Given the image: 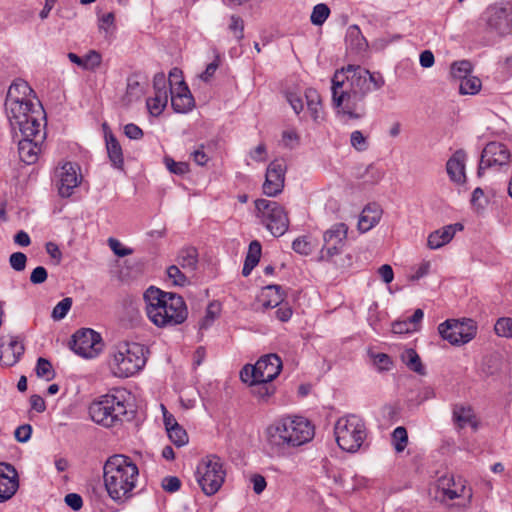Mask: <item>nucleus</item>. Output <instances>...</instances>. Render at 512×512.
<instances>
[{
	"label": "nucleus",
	"instance_id": "1a4fd4ad",
	"mask_svg": "<svg viewBox=\"0 0 512 512\" xmlns=\"http://www.w3.org/2000/svg\"><path fill=\"white\" fill-rule=\"evenodd\" d=\"M226 477L224 462L217 455H208L201 459L196 468V480L207 496L216 494Z\"/></svg>",
	"mask_w": 512,
	"mask_h": 512
},
{
	"label": "nucleus",
	"instance_id": "2eb2a0df",
	"mask_svg": "<svg viewBox=\"0 0 512 512\" xmlns=\"http://www.w3.org/2000/svg\"><path fill=\"white\" fill-rule=\"evenodd\" d=\"M71 349L84 358H94L102 350L101 336L92 329H81L73 335Z\"/></svg>",
	"mask_w": 512,
	"mask_h": 512
},
{
	"label": "nucleus",
	"instance_id": "393cba45",
	"mask_svg": "<svg viewBox=\"0 0 512 512\" xmlns=\"http://www.w3.org/2000/svg\"><path fill=\"white\" fill-rule=\"evenodd\" d=\"M463 228L461 223H455L431 232L427 239L428 247L433 250L443 247L453 239L457 231H461Z\"/></svg>",
	"mask_w": 512,
	"mask_h": 512
},
{
	"label": "nucleus",
	"instance_id": "3c124183",
	"mask_svg": "<svg viewBox=\"0 0 512 512\" xmlns=\"http://www.w3.org/2000/svg\"><path fill=\"white\" fill-rule=\"evenodd\" d=\"M350 144L359 152L365 151L368 148L367 138L359 130H355L351 133Z\"/></svg>",
	"mask_w": 512,
	"mask_h": 512
},
{
	"label": "nucleus",
	"instance_id": "052dcab7",
	"mask_svg": "<svg viewBox=\"0 0 512 512\" xmlns=\"http://www.w3.org/2000/svg\"><path fill=\"white\" fill-rule=\"evenodd\" d=\"M162 488L169 493L178 491L181 487V481L176 476H166L162 479Z\"/></svg>",
	"mask_w": 512,
	"mask_h": 512
},
{
	"label": "nucleus",
	"instance_id": "f8f14e48",
	"mask_svg": "<svg viewBox=\"0 0 512 512\" xmlns=\"http://www.w3.org/2000/svg\"><path fill=\"white\" fill-rule=\"evenodd\" d=\"M441 337L451 345H464L470 342L477 333V325L472 319L463 321L448 319L438 326Z\"/></svg>",
	"mask_w": 512,
	"mask_h": 512
},
{
	"label": "nucleus",
	"instance_id": "4468645a",
	"mask_svg": "<svg viewBox=\"0 0 512 512\" xmlns=\"http://www.w3.org/2000/svg\"><path fill=\"white\" fill-rule=\"evenodd\" d=\"M511 160V153L507 146L501 142H489L481 153L478 167V176H482L487 168H500L508 166Z\"/></svg>",
	"mask_w": 512,
	"mask_h": 512
},
{
	"label": "nucleus",
	"instance_id": "bf43d9fd",
	"mask_svg": "<svg viewBox=\"0 0 512 512\" xmlns=\"http://www.w3.org/2000/svg\"><path fill=\"white\" fill-rule=\"evenodd\" d=\"M261 256V244L254 240L250 243L245 260L250 263L258 264Z\"/></svg>",
	"mask_w": 512,
	"mask_h": 512
},
{
	"label": "nucleus",
	"instance_id": "412c9836",
	"mask_svg": "<svg viewBox=\"0 0 512 512\" xmlns=\"http://www.w3.org/2000/svg\"><path fill=\"white\" fill-rule=\"evenodd\" d=\"M44 139V134L41 132L36 136L25 137L18 143V153L20 159L28 164H34L38 160V155L41 151L40 143Z\"/></svg>",
	"mask_w": 512,
	"mask_h": 512
},
{
	"label": "nucleus",
	"instance_id": "ea45409f",
	"mask_svg": "<svg viewBox=\"0 0 512 512\" xmlns=\"http://www.w3.org/2000/svg\"><path fill=\"white\" fill-rule=\"evenodd\" d=\"M35 371L38 377L45 378L47 381H50L55 377V371L52 368V364L46 358H38Z\"/></svg>",
	"mask_w": 512,
	"mask_h": 512
},
{
	"label": "nucleus",
	"instance_id": "49530a36",
	"mask_svg": "<svg viewBox=\"0 0 512 512\" xmlns=\"http://www.w3.org/2000/svg\"><path fill=\"white\" fill-rule=\"evenodd\" d=\"M164 163L169 172L175 175H185L190 171L188 163L176 162L169 156L164 157Z\"/></svg>",
	"mask_w": 512,
	"mask_h": 512
},
{
	"label": "nucleus",
	"instance_id": "473e14b6",
	"mask_svg": "<svg viewBox=\"0 0 512 512\" xmlns=\"http://www.w3.org/2000/svg\"><path fill=\"white\" fill-rule=\"evenodd\" d=\"M305 99L307 103L308 111L314 121H318L321 112V97L317 90L308 88L305 91Z\"/></svg>",
	"mask_w": 512,
	"mask_h": 512
},
{
	"label": "nucleus",
	"instance_id": "c756f323",
	"mask_svg": "<svg viewBox=\"0 0 512 512\" xmlns=\"http://www.w3.org/2000/svg\"><path fill=\"white\" fill-rule=\"evenodd\" d=\"M177 265L185 272L193 273L198 265V252L194 247H186L179 251Z\"/></svg>",
	"mask_w": 512,
	"mask_h": 512
},
{
	"label": "nucleus",
	"instance_id": "7c9ffc66",
	"mask_svg": "<svg viewBox=\"0 0 512 512\" xmlns=\"http://www.w3.org/2000/svg\"><path fill=\"white\" fill-rule=\"evenodd\" d=\"M402 362L413 372L424 375L425 374V368L421 362V359L417 352L412 349H405L400 356Z\"/></svg>",
	"mask_w": 512,
	"mask_h": 512
},
{
	"label": "nucleus",
	"instance_id": "cd10ccee",
	"mask_svg": "<svg viewBox=\"0 0 512 512\" xmlns=\"http://www.w3.org/2000/svg\"><path fill=\"white\" fill-rule=\"evenodd\" d=\"M105 144L109 160L113 167L122 170L124 166L122 147L112 131L106 132Z\"/></svg>",
	"mask_w": 512,
	"mask_h": 512
},
{
	"label": "nucleus",
	"instance_id": "6e6d98bb",
	"mask_svg": "<svg viewBox=\"0 0 512 512\" xmlns=\"http://www.w3.org/2000/svg\"><path fill=\"white\" fill-rule=\"evenodd\" d=\"M83 62V69L94 70L101 64V55L97 51L91 50L85 57H83Z\"/></svg>",
	"mask_w": 512,
	"mask_h": 512
},
{
	"label": "nucleus",
	"instance_id": "338daca9",
	"mask_svg": "<svg viewBox=\"0 0 512 512\" xmlns=\"http://www.w3.org/2000/svg\"><path fill=\"white\" fill-rule=\"evenodd\" d=\"M32 433V427L29 424H24L16 428L14 432V436L18 442L25 443L27 442Z\"/></svg>",
	"mask_w": 512,
	"mask_h": 512
},
{
	"label": "nucleus",
	"instance_id": "6e6552de",
	"mask_svg": "<svg viewBox=\"0 0 512 512\" xmlns=\"http://www.w3.org/2000/svg\"><path fill=\"white\" fill-rule=\"evenodd\" d=\"M334 434L338 446L346 452L359 451L368 436L365 421L355 414L340 417L334 426Z\"/></svg>",
	"mask_w": 512,
	"mask_h": 512
},
{
	"label": "nucleus",
	"instance_id": "c85d7f7f",
	"mask_svg": "<svg viewBox=\"0 0 512 512\" xmlns=\"http://www.w3.org/2000/svg\"><path fill=\"white\" fill-rule=\"evenodd\" d=\"M345 42L347 47L356 53H361L368 47V42L357 25H350L347 28Z\"/></svg>",
	"mask_w": 512,
	"mask_h": 512
},
{
	"label": "nucleus",
	"instance_id": "9b49d317",
	"mask_svg": "<svg viewBox=\"0 0 512 512\" xmlns=\"http://www.w3.org/2000/svg\"><path fill=\"white\" fill-rule=\"evenodd\" d=\"M482 19L489 32L500 37L512 34V3L506 1L489 5L483 12Z\"/></svg>",
	"mask_w": 512,
	"mask_h": 512
},
{
	"label": "nucleus",
	"instance_id": "5701e85b",
	"mask_svg": "<svg viewBox=\"0 0 512 512\" xmlns=\"http://www.w3.org/2000/svg\"><path fill=\"white\" fill-rule=\"evenodd\" d=\"M452 421L457 429H464L470 426L476 430L478 421L471 405L465 403H456L452 405Z\"/></svg>",
	"mask_w": 512,
	"mask_h": 512
},
{
	"label": "nucleus",
	"instance_id": "0e129e2a",
	"mask_svg": "<svg viewBox=\"0 0 512 512\" xmlns=\"http://www.w3.org/2000/svg\"><path fill=\"white\" fill-rule=\"evenodd\" d=\"M48 278V272L45 267L38 266L31 272L30 282L38 285L44 283Z\"/></svg>",
	"mask_w": 512,
	"mask_h": 512
},
{
	"label": "nucleus",
	"instance_id": "4c0bfd02",
	"mask_svg": "<svg viewBox=\"0 0 512 512\" xmlns=\"http://www.w3.org/2000/svg\"><path fill=\"white\" fill-rule=\"evenodd\" d=\"M168 95H164L162 93L155 94L153 98H149L147 100V108L151 115L158 116L162 113L163 109L167 105Z\"/></svg>",
	"mask_w": 512,
	"mask_h": 512
},
{
	"label": "nucleus",
	"instance_id": "39448f33",
	"mask_svg": "<svg viewBox=\"0 0 512 512\" xmlns=\"http://www.w3.org/2000/svg\"><path fill=\"white\" fill-rule=\"evenodd\" d=\"M314 426L304 417H286L268 426L267 441L277 448L299 447L314 437Z\"/></svg>",
	"mask_w": 512,
	"mask_h": 512
},
{
	"label": "nucleus",
	"instance_id": "f704fd0d",
	"mask_svg": "<svg viewBox=\"0 0 512 512\" xmlns=\"http://www.w3.org/2000/svg\"><path fill=\"white\" fill-rule=\"evenodd\" d=\"M280 290L281 287L279 285H269L265 288L262 293V301L265 308H274L283 301Z\"/></svg>",
	"mask_w": 512,
	"mask_h": 512
},
{
	"label": "nucleus",
	"instance_id": "37998d69",
	"mask_svg": "<svg viewBox=\"0 0 512 512\" xmlns=\"http://www.w3.org/2000/svg\"><path fill=\"white\" fill-rule=\"evenodd\" d=\"M472 71V64L468 60L454 62L451 65V75L455 79H463L470 75Z\"/></svg>",
	"mask_w": 512,
	"mask_h": 512
},
{
	"label": "nucleus",
	"instance_id": "dca6fc26",
	"mask_svg": "<svg viewBox=\"0 0 512 512\" xmlns=\"http://www.w3.org/2000/svg\"><path fill=\"white\" fill-rule=\"evenodd\" d=\"M286 164L284 160L272 161L266 170L263 193L274 197L282 192L285 183Z\"/></svg>",
	"mask_w": 512,
	"mask_h": 512
},
{
	"label": "nucleus",
	"instance_id": "6ab92c4d",
	"mask_svg": "<svg viewBox=\"0 0 512 512\" xmlns=\"http://www.w3.org/2000/svg\"><path fill=\"white\" fill-rule=\"evenodd\" d=\"M19 487L18 473L14 466L0 463V503L12 498Z\"/></svg>",
	"mask_w": 512,
	"mask_h": 512
},
{
	"label": "nucleus",
	"instance_id": "a18cd8bd",
	"mask_svg": "<svg viewBox=\"0 0 512 512\" xmlns=\"http://www.w3.org/2000/svg\"><path fill=\"white\" fill-rule=\"evenodd\" d=\"M143 94V87L136 77H129L127 80L126 97L129 102L137 100Z\"/></svg>",
	"mask_w": 512,
	"mask_h": 512
},
{
	"label": "nucleus",
	"instance_id": "2f4dec72",
	"mask_svg": "<svg viewBox=\"0 0 512 512\" xmlns=\"http://www.w3.org/2000/svg\"><path fill=\"white\" fill-rule=\"evenodd\" d=\"M32 92L28 83L22 79L15 80L9 87L5 100H27L26 96Z\"/></svg>",
	"mask_w": 512,
	"mask_h": 512
},
{
	"label": "nucleus",
	"instance_id": "58836bf2",
	"mask_svg": "<svg viewBox=\"0 0 512 512\" xmlns=\"http://www.w3.org/2000/svg\"><path fill=\"white\" fill-rule=\"evenodd\" d=\"M167 434L173 444L178 447L184 446L188 443V434L178 423H174V427L168 429Z\"/></svg>",
	"mask_w": 512,
	"mask_h": 512
},
{
	"label": "nucleus",
	"instance_id": "e433bc0d",
	"mask_svg": "<svg viewBox=\"0 0 512 512\" xmlns=\"http://www.w3.org/2000/svg\"><path fill=\"white\" fill-rule=\"evenodd\" d=\"M481 89V81L476 76L468 75L460 80L459 92L463 95H474Z\"/></svg>",
	"mask_w": 512,
	"mask_h": 512
},
{
	"label": "nucleus",
	"instance_id": "9d476101",
	"mask_svg": "<svg viewBox=\"0 0 512 512\" xmlns=\"http://www.w3.org/2000/svg\"><path fill=\"white\" fill-rule=\"evenodd\" d=\"M256 216L275 237L284 235L289 228V218L285 208L276 201L257 199Z\"/></svg>",
	"mask_w": 512,
	"mask_h": 512
},
{
	"label": "nucleus",
	"instance_id": "8fccbe9b",
	"mask_svg": "<svg viewBox=\"0 0 512 512\" xmlns=\"http://www.w3.org/2000/svg\"><path fill=\"white\" fill-rule=\"evenodd\" d=\"M71 306H72V299L71 298H64V299H62L53 308L52 318L54 320H61V319H63L67 315V313L69 312Z\"/></svg>",
	"mask_w": 512,
	"mask_h": 512
},
{
	"label": "nucleus",
	"instance_id": "20e7f679",
	"mask_svg": "<svg viewBox=\"0 0 512 512\" xmlns=\"http://www.w3.org/2000/svg\"><path fill=\"white\" fill-rule=\"evenodd\" d=\"M129 398L130 394L123 388H114L97 397L88 408L92 421L105 428L122 424L127 418Z\"/></svg>",
	"mask_w": 512,
	"mask_h": 512
},
{
	"label": "nucleus",
	"instance_id": "c03bdc74",
	"mask_svg": "<svg viewBox=\"0 0 512 512\" xmlns=\"http://www.w3.org/2000/svg\"><path fill=\"white\" fill-rule=\"evenodd\" d=\"M178 265H171L167 268V276L176 286H185L189 283L188 277Z\"/></svg>",
	"mask_w": 512,
	"mask_h": 512
},
{
	"label": "nucleus",
	"instance_id": "09e8293b",
	"mask_svg": "<svg viewBox=\"0 0 512 512\" xmlns=\"http://www.w3.org/2000/svg\"><path fill=\"white\" fill-rule=\"evenodd\" d=\"M292 249L300 255L307 256L312 252L313 246L306 236H300L293 241Z\"/></svg>",
	"mask_w": 512,
	"mask_h": 512
},
{
	"label": "nucleus",
	"instance_id": "c9c22d12",
	"mask_svg": "<svg viewBox=\"0 0 512 512\" xmlns=\"http://www.w3.org/2000/svg\"><path fill=\"white\" fill-rule=\"evenodd\" d=\"M383 177V172L373 165L366 166L363 171L359 169L356 178L363 181L364 184H377Z\"/></svg>",
	"mask_w": 512,
	"mask_h": 512
},
{
	"label": "nucleus",
	"instance_id": "f257e3e1",
	"mask_svg": "<svg viewBox=\"0 0 512 512\" xmlns=\"http://www.w3.org/2000/svg\"><path fill=\"white\" fill-rule=\"evenodd\" d=\"M331 82L332 106L338 116L348 120L364 118L367 95L385 85L380 72H370L359 65H347L336 70Z\"/></svg>",
	"mask_w": 512,
	"mask_h": 512
},
{
	"label": "nucleus",
	"instance_id": "864d4df0",
	"mask_svg": "<svg viewBox=\"0 0 512 512\" xmlns=\"http://www.w3.org/2000/svg\"><path fill=\"white\" fill-rule=\"evenodd\" d=\"M27 256L22 252H14L9 257L10 266L17 272L26 268Z\"/></svg>",
	"mask_w": 512,
	"mask_h": 512
},
{
	"label": "nucleus",
	"instance_id": "ddd939ff",
	"mask_svg": "<svg viewBox=\"0 0 512 512\" xmlns=\"http://www.w3.org/2000/svg\"><path fill=\"white\" fill-rule=\"evenodd\" d=\"M348 226L345 223H336L326 230L323 235L324 245L320 251V261H332L340 254L347 238Z\"/></svg>",
	"mask_w": 512,
	"mask_h": 512
},
{
	"label": "nucleus",
	"instance_id": "603ef678",
	"mask_svg": "<svg viewBox=\"0 0 512 512\" xmlns=\"http://www.w3.org/2000/svg\"><path fill=\"white\" fill-rule=\"evenodd\" d=\"M229 30L235 34V38L240 41L244 38V21L238 15L230 17Z\"/></svg>",
	"mask_w": 512,
	"mask_h": 512
},
{
	"label": "nucleus",
	"instance_id": "f03ea898",
	"mask_svg": "<svg viewBox=\"0 0 512 512\" xmlns=\"http://www.w3.org/2000/svg\"><path fill=\"white\" fill-rule=\"evenodd\" d=\"M145 311L149 320L159 328H171L184 323L188 308L182 296L154 286L144 295Z\"/></svg>",
	"mask_w": 512,
	"mask_h": 512
},
{
	"label": "nucleus",
	"instance_id": "a19ab883",
	"mask_svg": "<svg viewBox=\"0 0 512 512\" xmlns=\"http://www.w3.org/2000/svg\"><path fill=\"white\" fill-rule=\"evenodd\" d=\"M329 14V7L324 3H320L314 6L310 16V20L312 24L316 26H321L329 17Z\"/></svg>",
	"mask_w": 512,
	"mask_h": 512
},
{
	"label": "nucleus",
	"instance_id": "4be33fe9",
	"mask_svg": "<svg viewBox=\"0 0 512 512\" xmlns=\"http://www.w3.org/2000/svg\"><path fill=\"white\" fill-rule=\"evenodd\" d=\"M256 373L258 377L268 381H273L282 369V361L277 354H267L262 356L256 362Z\"/></svg>",
	"mask_w": 512,
	"mask_h": 512
},
{
	"label": "nucleus",
	"instance_id": "13d9d810",
	"mask_svg": "<svg viewBox=\"0 0 512 512\" xmlns=\"http://www.w3.org/2000/svg\"><path fill=\"white\" fill-rule=\"evenodd\" d=\"M108 245L114 254L118 257H125L133 253L131 248L124 247L121 242L115 238H109Z\"/></svg>",
	"mask_w": 512,
	"mask_h": 512
},
{
	"label": "nucleus",
	"instance_id": "a211bd4d",
	"mask_svg": "<svg viewBox=\"0 0 512 512\" xmlns=\"http://www.w3.org/2000/svg\"><path fill=\"white\" fill-rule=\"evenodd\" d=\"M465 483L464 479H456L453 475H444L438 479V487L447 498L453 500L467 495L468 502H471L472 490L467 488Z\"/></svg>",
	"mask_w": 512,
	"mask_h": 512
},
{
	"label": "nucleus",
	"instance_id": "4d7b16f0",
	"mask_svg": "<svg viewBox=\"0 0 512 512\" xmlns=\"http://www.w3.org/2000/svg\"><path fill=\"white\" fill-rule=\"evenodd\" d=\"M206 146L205 144H200L194 151L191 152L190 156L193 159V161L199 165L204 166L208 163L210 160V157L208 156L206 152Z\"/></svg>",
	"mask_w": 512,
	"mask_h": 512
},
{
	"label": "nucleus",
	"instance_id": "0eeeda50",
	"mask_svg": "<svg viewBox=\"0 0 512 512\" xmlns=\"http://www.w3.org/2000/svg\"><path fill=\"white\" fill-rule=\"evenodd\" d=\"M146 348L135 342H120L114 346L110 369L114 376L128 378L138 373L146 364Z\"/></svg>",
	"mask_w": 512,
	"mask_h": 512
},
{
	"label": "nucleus",
	"instance_id": "e2e57ef3",
	"mask_svg": "<svg viewBox=\"0 0 512 512\" xmlns=\"http://www.w3.org/2000/svg\"><path fill=\"white\" fill-rule=\"evenodd\" d=\"M153 87H154V91H155V94H164V95H168V85H167V80H166V77L163 73H157L155 76H154V79H153Z\"/></svg>",
	"mask_w": 512,
	"mask_h": 512
},
{
	"label": "nucleus",
	"instance_id": "680f3d73",
	"mask_svg": "<svg viewBox=\"0 0 512 512\" xmlns=\"http://www.w3.org/2000/svg\"><path fill=\"white\" fill-rule=\"evenodd\" d=\"M415 331L416 330L414 326H412L408 318L405 320L395 321L392 323V332L395 334H406Z\"/></svg>",
	"mask_w": 512,
	"mask_h": 512
},
{
	"label": "nucleus",
	"instance_id": "423d86ee",
	"mask_svg": "<svg viewBox=\"0 0 512 512\" xmlns=\"http://www.w3.org/2000/svg\"><path fill=\"white\" fill-rule=\"evenodd\" d=\"M5 110L13 129L18 128L22 136H36L42 132L44 110L35 107L30 100H5Z\"/></svg>",
	"mask_w": 512,
	"mask_h": 512
},
{
	"label": "nucleus",
	"instance_id": "5fc2aeb1",
	"mask_svg": "<svg viewBox=\"0 0 512 512\" xmlns=\"http://www.w3.org/2000/svg\"><path fill=\"white\" fill-rule=\"evenodd\" d=\"M240 378L243 382L249 383L250 387L255 383L260 377H258V373H256V365H246L240 372Z\"/></svg>",
	"mask_w": 512,
	"mask_h": 512
},
{
	"label": "nucleus",
	"instance_id": "de8ad7c7",
	"mask_svg": "<svg viewBox=\"0 0 512 512\" xmlns=\"http://www.w3.org/2000/svg\"><path fill=\"white\" fill-rule=\"evenodd\" d=\"M393 440L395 441V450L401 452L405 449L408 442L407 431L404 427L399 426L394 429L392 433Z\"/></svg>",
	"mask_w": 512,
	"mask_h": 512
},
{
	"label": "nucleus",
	"instance_id": "bb28decb",
	"mask_svg": "<svg viewBox=\"0 0 512 512\" xmlns=\"http://www.w3.org/2000/svg\"><path fill=\"white\" fill-rule=\"evenodd\" d=\"M25 351L23 343L17 336L10 338L8 347L5 351H0V365L10 367L15 365Z\"/></svg>",
	"mask_w": 512,
	"mask_h": 512
},
{
	"label": "nucleus",
	"instance_id": "aec40b11",
	"mask_svg": "<svg viewBox=\"0 0 512 512\" xmlns=\"http://www.w3.org/2000/svg\"><path fill=\"white\" fill-rule=\"evenodd\" d=\"M59 181L57 183L58 193L63 198H68L73 194V190L79 185L80 179L75 166L68 162L58 171Z\"/></svg>",
	"mask_w": 512,
	"mask_h": 512
},
{
	"label": "nucleus",
	"instance_id": "69168bd1",
	"mask_svg": "<svg viewBox=\"0 0 512 512\" xmlns=\"http://www.w3.org/2000/svg\"><path fill=\"white\" fill-rule=\"evenodd\" d=\"M220 55L217 54L215 59L207 65L205 71L200 75L201 79L205 82L210 81V79L214 76L216 70L220 65Z\"/></svg>",
	"mask_w": 512,
	"mask_h": 512
},
{
	"label": "nucleus",
	"instance_id": "f3484780",
	"mask_svg": "<svg viewBox=\"0 0 512 512\" xmlns=\"http://www.w3.org/2000/svg\"><path fill=\"white\" fill-rule=\"evenodd\" d=\"M178 70L174 69L169 75V85L172 86V78L178 76ZM177 87H170L171 105L178 113H185L194 106V99L191 95L186 83L180 80L176 83Z\"/></svg>",
	"mask_w": 512,
	"mask_h": 512
},
{
	"label": "nucleus",
	"instance_id": "79ce46f5",
	"mask_svg": "<svg viewBox=\"0 0 512 512\" xmlns=\"http://www.w3.org/2000/svg\"><path fill=\"white\" fill-rule=\"evenodd\" d=\"M494 331L499 337L512 338V318H499L494 325Z\"/></svg>",
	"mask_w": 512,
	"mask_h": 512
},
{
	"label": "nucleus",
	"instance_id": "a878e982",
	"mask_svg": "<svg viewBox=\"0 0 512 512\" xmlns=\"http://www.w3.org/2000/svg\"><path fill=\"white\" fill-rule=\"evenodd\" d=\"M382 213L383 211L378 204L370 203L366 205L359 217V231L364 233L371 230L374 226H376L379 223Z\"/></svg>",
	"mask_w": 512,
	"mask_h": 512
},
{
	"label": "nucleus",
	"instance_id": "72a5a7b5",
	"mask_svg": "<svg viewBox=\"0 0 512 512\" xmlns=\"http://www.w3.org/2000/svg\"><path fill=\"white\" fill-rule=\"evenodd\" d=\"M271 382L265 379L263 381L258 379L250 387L251 393L259 400L267 401L275 393V386Z\"/></svg>",
	"mask_w": 512,
	"mask_h": 512
},
{
	"label": "nucleus",
	"instance_id": "b1692460",
	"mask_svg": "<svg viewBox=\"0 0 512 512\" xmlns=\"http://www.w3.org/2000/svg\"><path fill=\"white\" fill-rule=\"evenodd\" d=\"M467 155L464 150L459 149L449 158L446 163V171L450 180L456 184H463L466 181L465 162Z\"/></svg>",
	"mask_w": 512,
	"mask_h": 512
},
{
	"label": "nucleus",
	"instance_id": "774afa93",
	"mask_svg": "<svg viewBox=\"0 0 512 512\" xmlns=\"http://www.w3.org/2000/svg\"><path fill=\"white\" fill-rule=\"evenodd\" d=\"M65 503L74 511H78L83 506L82 497L77 493H69L65 496Z\"/></svg>",
	"mask_w": 512,
	"mask_h": 512
},
{
	"label": "nucleus",
	"instance_id": "7ed1b4c3",
	"mask_svg": "<svg viewBox=\"0 0 512 512\" xmlns=\"http://www.w3.org/2000/svg\"><path fill=\"white\" fill-rule=\"evenodd\" d=\"M138 476L137 465L125 455L109 457L103 467L104 485L114 501H124L132 496Z\"/></svg>",
	"mask_w": 512,
	"mask_h": 512
}]
</instances>
